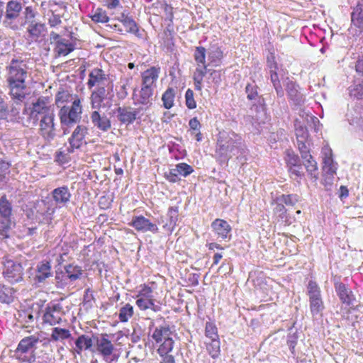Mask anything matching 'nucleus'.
I'll return each mask as SVG.
<instances>
[{
  "label": "nucleus",
  "mask_w": 363,
  "mask_h": 363,
  "mask_svg": "<svg viewBox=\"0 0 363 363\" xmlns=\"http://www.w3.org/2000/svg\"><path fill=\"white\" fill-rule=\"evenodd\" d=\"M185 104L186 107L189 109H194L196 107L194 94L191 89H188L185 93Z\"/></svg>",
  "instance_id": "obj_57"
},
{
  "label": "nucleus",
  "mask_w": 363,
  "mask_h": 363,
  "mask_svg": "<svg viewBox=\"0 0 363 363\" xmlns=\"http://www.w3.org/2000/svg\"><path fill=\"white\" fill-rule=\"evenodd\" d=\"M258 86L256 84H247L245 87L247 98L250 100H256L259 97Z\"/></svg>",
  "instance_id": "obj_54"
},
{
  "label": "nucleus",
  "mask_w": 363,
  "mask_h": 363,
  "mask_svg": "<svg viewBox=\"0 0 363 363\" xmlns=\"http://www.w3.org/2000/svg\"><path fill=\"white\" fill-rule=\"evenodd\" d=\"M274 211L275 213L278 214L279 220L284 223L285 225H289L291 223L287 209L283 203H278Z\"/></svg>",
  "instance_id": "obj_43"
},
{
  "label": "nucleus",
  "mask_w": 363,
  "mask_h": 363,
  "mask_svg": "<svg viewBox=\"0 0 363 363\" xmlns=\"http://www.w3.org/2000/svg\"><path fill=\"white\" fill-rule=\"evenodd\" d=\"M323 172L333 179L337 169V163L333 161V159H327L325 161H323Z\"/></svg>",
  "instance_id": "obj_46"
},
{
  "label": "nucleus",
  "mask_w": 363,
  "mask_h": 363,
  "mask_svg": "<svg viewBox=\"0 0 363 363\" xmlns=\"http://www.w3.org/2000/svg\"><path fill=\"white\" fill-rule=\"evenodd\" d=\"M128 82L126 81L121 85L119 91L117 92L118 97L123 99L128 96Z\"/></svg>",
  "instance_id": "obj_63"
},
{
  "label": "nucleus",
  "mask_w": 363,
  "mask_h": 363,
  "mask_svg": "<svg viewBox=\"0 0 363 363\" xmlns=\"http://www.w3.org/2000/svg\"><path fill=\"white\" fill-rule=\"evenodd\" d=\"M189 125L192 131H199L201 128V125L196 117L190 119Z\"/></svg>",
  "instance_id": "obj_64"
},
{
  "label": "nucleus",
  "mask_w": 363,
  "mask_h": 363,
  "mask_svg": "<svg viewBox=\"0 0 363 363\" xmlns=\"http://www.w3.org/2000/svg\"><path fill=\"white\" fill-rule=\"evenodd\" d=\"M295 133L297 142L308 141V131L306 127L303 125H299L296 127L295 129Z\"/></svg>",
  "instance_id": "obj_55"
},
{
  "label": "nucleus",
  "mask_w": 363,
  "mask_h": 363,
  "mask_svg": "<svg viewBox=\"0 0 363 363\" xmlns=\"http://www.w3.org/2000/svg\"><path fill=\"white\" fill-rule=\"evenodd\" d=\"M118 21L122 23L127 33L137 34L139 31L138 27L135 21L124 13H121Z\"/></svg>",
  "instance_id": "obj_35"
},
{
  "label": "nucleus",
  "mask_w": 363,
  "mask_h": 363,
  "mask_svg": "<svg viewBox=\"0 0 363 363\" xmlns=\"http://www.w3.org/2000/svg\"><path fill=\"white\" fill-rule=\"evenodd\" d=\"M135 298V304L142 311L150 309L157 313L162 310L161 306L155 303L152 288L147 284H142L138 286Z\"/></svg>",
  "instance_id": "obj_5"
},
{
  "label": "nucleus",
  "mask_w": 363,
  "mask_h": 363,
  "mask_svg": "<svg viewBox=\"0 0 363 363\" xmlns=\"http://www.w3.org/2000/svg\"><path fill=\"white\" fill-rule=\"evenodd\" d=\"M9 110L7 103L0 93V119H5L9 116Z\"/></svg>",
  "instance_id": "obj_60"
},
{
  "label": "nucleus",
  "mask_w": 363,
  "mask_h": 363,
  "mask_svg": "<svg viewBox=\"0 0 363 363\" xmlns=\"http://www.w3.org/2000/svg\"><path fill=\"white\" fill-rule=\"evenodd\" d=\"M118 118L122 123H133L136 118L135 111H133L130 108H119L118 109Z\"/></svg>",
  "instance_id": "obj_39"
},
{
  "label": "nucleus",
  "mask_w": 363,
  "mask_h": 363,
  "mask_svg": "<svg viewBox=\"0 0 363 363\" xmlns=\"http://www.w3.org/2000/svg\"><path fill=\"white\" fill-rule=\"evenodd\" d=\"M91 120L94 126L101 131H107L111 127L110 119L105 115H101L98 111L91 113Z\"/></svg>",
  "instance_id": "obj_26"
},
{
  "label": "nucleus",
  "mask_w": 363,
  "mask_h": 363,
  "mask_svg": "<svg viewBox=\"0 0 363 363\" xmlns=\"http://www.w3.org/2000/svg\"><path fill=\"white\" fill-rule=\"evenodd\" d=\"M179 172L177 171V168L170 169L168 172L164 173V177L165 179L171 182V183H175L179 180Z\"/></svg>",
  "instance_id": "obj_61"
},
{
  "label": "nucleus",
  "mask_w": 363,
  "mask_h": 363,
  "mask_svg": "<svg viewBox=\"0 0 363 363\" xmlns=\"http://www.w3.org/2000/svg\"><path fill=\"white\" fill-rule=\"evenodd\" d=\"M39 135L46 141L52 140L55 136V114L42 116L39 121Z\"/></svg>",
  "instance_id": "obj_13"
},
{
  "label": "nucleus",
  "mask_w": 363,
  "mask_h": 363,
  "mask_svg": "<svg viewBox=\"0 0 363 363\" xmlns=\"http://www.w3.org/2000/svg\"><path fill=\"white\" fill-rule=\"evenodd\" d=\"M113 196L110 194L104 195L99 198V206L101 209L106 210L111 207Z\"/></svg>",
  "instance_id": "obj_53"
},
{
  "label": "nucleus",
  "mask_w": 363,
  "mask_h": 363,
  "mask_svg": "<svg viewBox=\"0 0 363 363\" xmlns=\"http://www.w3.org/2000/svg\"><path fill=\"white\" fill-rule=\"evenodd\" d=\"M211 225L218 238L223 240L231 239L232 227L225 220L216 218L211 223Z\"/></svg>",
  "instance_id": "obj_17"
},
{
  "label": "nucleus",
  "mask_w": 363,
  "mask_h": 363,
  "mask_svg": "<svg viewBox=\"0 0 363 363\" xmlns=\"http://www.w3.org/2000/svg\"><path fill=\"white\" fill-rule=\"evenodd\" d=\"M163 9L166 18L170 22H172L174 18V8L171 5L165 4L163 6Z\"/></svg>",
  "instance_id": "obj_62"
},
{
  "label": "nucleus",
  "mask_w": 363,
  "mask_h": 363,
  "mask_svg": "<svg viewBox=\"0 0 363 363\" xmlns=\"http://www.w3.org/2000/svg\"><path fill=\"white\" fill-rule=\"evenodd\" d=\"M89 128L83 124H78L68 138L69 147L67 151L73 153L75 150H80L91 141L89 140Z\"/></svg>",
  "instance_id": "obj_9"
},
{
  "label": "nucleus",
  "mask_w": 363,
  "mask_h": 363,
  "mask_svg": "<svg viewBox=\"0 0 363 363\" xmlns=\"http://www.w3.org/2000/svg\"><path fill=\"white\" fill-rule=\"evenodd\" d=\"M176 168L179 175H182L184 177L191 174L194 172L193 167L191 165L184 162L177 164L176 165Z\"/></svg>",
  "instance_id": "obj_56"
},
{
  "label": "nucleus",
  "mask_w": 363,
  "mask_h": 363,
  "mask_svg": "<svg viewBox=\"0 0 363 363\" xmlns=\"http://www.w3.org/2000/svg\"><path fill=\"white\" fill-rule=\"evenodd\" d=\"M6 82L9 94L14 100L23 101L26 97L28 67L23 60L13 59L6 67Z\"/></svg>",
  "instance_id": "obj_3"
},
{
  "label": "nucleus",
  "mask_w": 363,
  "mask_h": 363,
  "mask_svg": "<svg viewBox=\"0 0 363 363\" xmlns=\"http://www.w3.org/2000/svg\"><path fill=\"white\" fill-rule=\"evenodd\" d=\"M15 297V291L13 288L4 284L0 285V302L1 303L9 304L13 302Z\"/></svg>",
  "instance_id": "obj_34"
},
{
  "label": "nucleus",
  "mask_w": 363,
  "mask_h": 363,
  "mask_svg": "<svg viewBox=\"0 0 363 363\" xmlns=\"http://www.w3.org/2000/svg\"><path fill=\"white\" fill-rule=\"evenodd\" d=\"M352 26L357 28V32L361 33L363 30V2H359L354 9L352 16Z\"/></svg>",
  "instance_id": "obj_27"
},
{
  "label": "nucleus",
  "mask_w": 363,
  "mask_h": 363,
  "mask_svg": "<svg viewBox=\"0 0 363 363\" xmlns=\"http://www.w3.org/2000/svg\"><path fill=\"white\" fill-rule=\"evenodd\" d=\"M299 199L297 194H282L277 200L281 201L286 206H294L299 201Z\"/></svg>",
  "instance_id": "obj_52"
},
{
  "label": "nucleus",
  "mask_w": 363,
  "mask_h": 363,
  "mask_svg": "<svg viewBox=\"0 0 363 363\" xmlns=\"http://www.w3.org/2000/svg\"><path fill=\"white\" fill-rule=\"evenodd\" d=\"M308 296L309 298L310 311L312 315H321L325 309V305L321 297L320 289L314 281H310L308 282Z\"/></svg>",
  "instance_id": "obj_10"
},
{
  "label": "nucleus",
  "mask_w": 363,
  "mask_h": 363,
  "mask_svg": "<svg viewBox=\"0 0 363 363\" xmlns=\"http://www.w3.org/2000/svg\"><path fill=\"white\" fill-rule=\"evenodd\" d=\"M54 113L50 111V106L48 105L46 99L43 97L38 99L36 102L33 103V106L30 113V118L38 121L39 116H45Z\"/></svg>",
  "instance_id": "obj_20"
},
{
  "label": "nucleus",
  "mask_w": 363,
  "mask_h": 363,
  "mask_svg": "<svg viewBox=\"0 0 363 363\" xmlns=\"http://www.w3.org/2000/svg\"><path fill=\"white\" fill-rule=\"evenodd\" d=\"M83 269L78 265L69 264L65 267V273L70 281H75L82 277Z\"/></svg>",
  "instance_id": "obj_31"
},
{
  "label": "nucleus",
  "mask_w": 363,
  "mask_h": 363,
  "mask_svg": "<svg viewBox=\"0 0 363 363\" xmlns=\"http://www.w3.org/2000/svg\"><path fill=\"white\" fill-rule=\"evenodd\" d=\"M52 276V267L50 261L43 260L36 267L35 280L37 282H43Z\"/></svg>",
  "instance_id": "obj_23"
},
{
  "label": "nucleus",
  "mask_w": 363,
  "mask_h": 363,
  "mask_svg": "<svg viewBox=\"0 0 363 363\" xmlns=\"http://www.w3.org/2000/svg\"><path fill=\"white\" fill-rule=\"evenodd\" d=\"M176 90L173 87H168L162 95V106L166 109H170L174 106Z\"/></svg>",
  "instance_id": "obj_33"
},
{
  "label": "nucleus",
  "mask_w": 363,
  "mask_h": 363,
  "mask_svg": "<svg viewBox=\"0 0 363 363\" xmlns=\"http://www.w3.org/2000/svg\"><path fill=\"white\" fill-rule=\"evenodd\" d=\"M128 225L136 231L140 233L151 232L152 233H157L159 230L155 223H153L150 219L142 215L133 216Z\"/></svg>",
  "instance_id": "obj_15"
},
{
  "label": "nucleus",
  "mask_w": 363,
  "mask_h": 363,
  "mask_svg": "<svg viewBox=\"0 0 363 363\" xmlns=\"http://www.w3.org/2000/svg\"><path fill=\"white\" fill-rule=\"evenodd\" d=\"M22 4L17 0H11L7 2L5 14L3 18V24L13 30H17L22 24L21 13Z\"/></svg>",
  "instance_id": "obj_8"
},
{
  "label": "nucleus",
  "mask_w": 363,
  "mask_h": 363,
  "mask_svg": "<svg viewBox=\"0 0 363 363\" xmlns=\"http://www.w3.org/2000/svg\"><path fill=\"white\" fill-rule=\"evenodd\" d=\"M51 195L55 204L60 207L67 206L72 197L69 188L65 185L54 189Z\"/></svg>",
  "instance_id": "obj_21"
},
{
  "label": "nucleus",
  "mask_w": 363,
  "mask_h": 363,
  "mask_svg": "<svg viewBox=\"0 0 363 363\" xmlns=\"http://www.w3.org/2000/svg\"><path fill=\"white\" fill-rule=\"evenodd\" d=\"M307 141L297 142L298 150L301 153L302 159L311 157L310 150L308 145L306 144Z\"/></svg>",
  "instance_id": "obj_59"
},
{
  "label": "nucleus",
  "mask_w": 363,
  "mask_h": 363,
  "mask_svg": "<svg viewBox=\"0 0 363 363\" xmlns=\"http://www.w3.org/2000/svg\"><path fill=\"white\" fill-rule=\"evenodd\" d=\"M270 79L276 90L277 96L282 97L284 96V90L279 79L277 70H270Z\"/></svg>",
  "instance_id": "obj_49"
},
{
  "label": "nucleus",
  "mask_w": 363,
  "mask_h": 363,
  "mask_svg": "<svg viewBox=\"0 0 363 363\" xmlns=\"http://www.w3.org/2000/svg\"><path fill=\"white\" fill-rule=\"evenodd\" d=\"M285 162L288 169L301 163L298 155L291 150L286 151Z\"/></svg>",
  "instance_id": "obj_50"
},
{
  "label": "nucleus",
  "mask_w": 363,
  "mask_h": 363,
  "mask_svg": "<svg viewBox=\"0 0 363 363\" xmlns=\"http://www.w3.org/2000/svg\"><path fill=\"white\" fill-rule=\"evenodd\" d=\"M51 43H55L54 50L58 56H66L74 49L72 43L62 39L61 36L55 32H51L50 35Z\"/></svg>",
  "instance_id": "obj_16"
},
{
  "label": "nucleus",
  "mask_w": 363,
  "mask_h": 363,
  "mask_svg": "<svg viewBox=\"0 0 363 363\" xmlns=\"http://www.w3.org/2000/svg\"><path fill=\"white\" fill-rule=\"evenodd\" d=\"M11 164L9 162L0 160V183L4 182L6 175L10 172Z\"/></svg>",
  "instance_id": "obj_58"
},
{
  "label": "nucleus",
  "mask_w": 363,
  "mask_h": 363,
  "mask_svg": "<svg viewBox=\"0 0 363 363\" xmlns=\"http://www.w3.org/2000/svg\"><path fill=\"white\" fill-rule=\"evenodd\" d=\"M289 177L300 182V180L304 177L302 164L300 163L288 169Z\"/></svg>",
  "instance_id": "obj_48"
},
{
  "label": "nucleus",
  "mask_w": 363,
  "mask_h": 363,
  "mask_svg": "<svg viewBox=\"0 0 363 363\" xmlns=\"http://www.w3.org/2000/svg\"><path fill=\"white\" fill-rule=\"evenodd\" d=\"M12 214V205L8 200L6 194L0 197V234L7 236L6 234L11 228Z\"/></svg>",
  "instance_id": "obj_11"
},
{
  "label": "nucleus",
  "mask_w": 363,
  "mask_h": 363,
  "mask_svg": "<svg viewBox=\"0 0 363 363\" xmlns=\"http://www.w3.org/2000/svg\"><path fill=\"white\" fill-rule=\"evenodd\" d=\"M335 289L341 303L347 306H352L356 301L352 291L342 282L335 283Z\"/></svg>",
  "instance_id": "obj_18"
},
{
  "label": "nucleus",
  "mask_w": 363,
  "mask_h": 363,
  "mask_svg": "<svg viewBox=\"0 0 363 363\" xmlns=\"http://www.w3.org/2000/svg\"><path fill=\"white\" fill-rule=\"evenodd\" d=\"M304 160V166L308 172V176L315 181L318 178V165L315 160H313L312 155L311 157L303 159Z\"/></svg>",
  "instance_id": "obj_37"
},
{
  "label": "nucleus",
  "mask_w": 363,
  "mask_h": 363,
  "mask_svg": "<svg viewBox=\"0 0 363 363\" xmlns=\"http://www.w3.org/2000/svg\"><path fill=\"white\" fill-rule=\"evenodd\" d=\"M160 72V67L152 66L141 72V85L155 89Z\"/></svg>",
  "instance_id": "obj_19"
},
{
  "label": "nucleus",
  "mask_w": 363,
  "mask_h": 363,
  "mask_svg": "<svg viewBox=\"0 0 363 363\" xmlns=\"http://www.w3.org/2000/svg\"><path fill=\"white\" fill-rule=\"evenodd\" d=\"M71 337L72 334L68 329L59 327H55L52 329L50 338L51 340L54 342L65 340L69 339Z\"/></svg>",
  "instance_id": "obj_36"
},
{
  "label": "nucleus",
  "mask_w": 363,
  "mask_h": 363,
  "mask_svg": "<svg viewBox=\"0 0 363 363\" xmlns=\"http://www.w3.org/2000/svg\"><path fill=\"white\" fill-rule=\"evenodd\" d=\"M286 90L289 97L296 104H301L303 103V96L299 92L298 85L295 82L292 81L288 82L286 84Z\"/></svg>",
  "instance_id": "obj_29"
},
{
  "label": "nucleus",
  "mask_w": 363,
  "mask_h": 363,
  "mask_svg": "<svg viewBox=\"0 0 363 363\" xmlns=\"http://www.w3.org/2000/svg\"><path fill=\"white\" fill-rule=\"evenodd\" d=\"M65 313L60 303H50L43 311V323L50 326L60 324Z\"/></svg>",
  "instance_id": "obj_12"
},
{
  "label": "nucleus",
  "mask_w": 363,
  "mask_h": 363,
  "mask_svg": "<svg viewBox=\"0 0 363 363\" xmlns=\"http://www.w3.org/2000/svg\"><path fill=\"white\" fill-rule=\"evenodd\" d=\"M93 343L94 341L91 337L86 335H81L75 341L77 352L80 354L82 350H90Z\"/></svg>",
  "instance_id": "obj_32"
},
{
  "label": "nucleus",
  "mask_w": 363,
  "mask_h": 363,
  "mask_svg": "<svg viewBox=\"0 0 363 363\" xmlns=\"http://www.w3.org/2000/svg\"><path fill=\"white\" fill-rule=\"evenodd\" d=\"M246 146L240 134L234 131H220L217 135L214 157L220 164L228 162L231 153L243 154Z\"/></svg>",
  "instance_id": "obj_2"
},
{
  "label": "nucleus",
  "mask_w": 363,
  "mask_h": 363,
  "mask_svg": "<svg viewBox=\"0 0 363 363\" xmlns=\"http://www.w3.org/2000/svg\"><path fill=\"white\" fill-rule=\"evenodd\" d=\"M152 338L157 343L166 341L167 339H171L172 337V331L169 325H160L157 327L152 334Z\"/></svg>",
  "instance_id": "obj_28"
},
{
  "label": "nucleus",
  "mask_w": 363,
  "mask_h": 363,
  "mask_svg": "<svg viewBox=\"0 0 363 363\" xmlns=\"http://www.w3.org/2000/svg\"><path fill=\"white\" fill-rule=\"evenodd\" d=\"M205 335L210 340H220L218 334V328L213 322H206L205 325Z\"/></svg>",
  "instance_id": "obj_47"
},
{
  "label": "nucleus",
  "mask_w": 363,
  "mask_h": 363,
  "mask_svg": "<svg viewBox=\"0 0 363 363\" xmlns=\"http://www.w3.org/2000/svg\"><path fill=\"white\" fill-rule=\"evenodd\" d=\"M96 349L107 363H117L121 357V352L115 347L106 333L96 338Z\"/></svg>",
  "instance_id": "obj_6"
},
{
  "label": "nucleus",
  "mask_w": 363,
  "mask_h": 363,
  "mask_svg": "<svg viewBox=\"0 0 363 363\" xmlns=\"http://www.w3.org/2000/svg\"><path fill=\"white\" fill-rule=\"evenodd\" d=\"M82 113V106L80 99H77L73 101V104L63 106L59 110L58 116L65 135L67 134L68 128L81 121Z\"/></svg>",
  "instance_id": "obj_4"
},
{
  "label": "nucleus",
  "mask_w": 363,
  "mask_h": 363,
  "mask_svg": "<svg viewBox=\"0 0 363 363\" xmlns=\"http://www.w3.org/2000/svg\"><path fill=\"white\" fill-rule=\"evenodd\" d=\"M157 352L160 356L171 355L169 353L172 351L174 345V341L172 338L167 339L166 341L159 343Z\"/></svg>",
  "instance_id": "obj_42"
},
{
  "label": "nucleus",
  "mask_w": 363,
  "mask_h": 363,
  "mask_svg": "<svg viewBox=\"0 0 363 363\" xmlns=\"http://www.w3.org/2000/svg\"><path fill=\"white\" fill-rule=\"evenodd\" d=\"M153 88L147 87L145 86L140 85V90L139 91L138 98L136 99L137 104H142L145 106H148L152 104V97L154 94Z\"/></svg>",
  "instance_id": "obj_30"
},
{
  "label": "nucleus",
  "mask_w": 363,
  "mask_h": 363,
  "mask_svg": "<svg viewBox=\"0 0 363 363\" xmlns=\"http://www.w3.org/2000/svg\"><path fill=\"white\" fill-rule=\"evenodd\" d=\"M80 99L78 95L72 94L69 91L64 89H60L55 94V104L60 109L63 106H68L67 104L71 103L73 104V101Z\"/></svg>",
  "instance_id": "obj_22"
},
{
  "label": "nucleus",
  "mask_w": 363,
  "mask_h": 363,
  "mask_svg": "<svg viewBox=\"0 0 363 363\" xmlns=\"http://www.w3.org/2000/svg\"><path fill=\"white\" fill-rule=\"evenodd\" d=\"M134 315V308L130 303H126L119 310L118 318L121 323L128 322Z\"/></svg>",
  "instance_id": "obj_41"
},
{
  "label": "nucleus",
  "mask_w": 363,
  "mask_h": 363,
  "mask_svg": "<svg viewBox=\"0 0 363 363\" xmlns=\"http://www.w3.org/2000/svg\"><path fill=\"white\" fill-rule=\"evenodd\" d=\"M206 50L203 46H197L195 48L194 57L196 63V67L193 73V80L195 89L201 91L203 79L207 74V65H206Z\"/></svg>",
  "instance_id": "obj_7"
},
{
  "label": "nucleus",
  "mask_w": 363,
  "mask_h": 363,
  "mask_svg": "<svg viewBox=\"0 0 363 363\" xmlns=\"http://www.w3.org/2000/svg\"><path fill=\"white\" fill-rule=\"evenodd\" d=\"M210 64L213 66H218L223 57V52L220 47H216L208 55Z\"/></svg>",
  "instance_id": "obj_45"
},
{
  "label": "nucleus",
  "mask_w": 363,
  "mask_h": 363,
  "mask_svg": "<svg viewBox=\"0 0 363 363\" xmlns=\"http://www.w3.org/2000/svg\"><path fill=\"white\" fill-rule=\"evenodd\" d=\"M71 153L62 150L61 149L57 150L55 153V160L56 162H57L59 164H65L68 163L70 160V155Z\"/></svg>",
  "instance_id": "obj_51"
},
{
  "label": "nucleus",
  "mask_w": 363,
  "mask_h": 363,
  "mask_svg": "<svg viewBox=\"0 0 363 363\" xmlns=\"http://www.w3.org/2000/svg\"><path fill=\"white\" fill-rule=\"evenodd\" d=\"M44 31V24L39 23H31L28 28V32L30 35L29 37L32 40L35 41H37L38 38L41 37V35Z\"/></svg>",
  "instance_id": "obj_40"
},
{
  "label": "nucleus",
  "mask_w": 363,
  "mask_h": 363,
  "mask_svg": "<svg viewBox=\"0 0 363 363\" xmlns=\"http://www.w3.org/2000/svg\"><path fill=\"white\" fill-rule=\"evenodd\" d=\"M90 18L95 23H106L109 21L106 11L101 8H97L93 11Z\"/></svg>",
  "instance_id": "obj_44"
},
{
  "label": "nucleus",
  "mask_w": 363,
  "mask_h": 363,
  "mask_svg": "<svg viewBox=\"0 0 363 363\" xmlns=\"http://www.w3.org/2000/svg\"><path fill=\"white\" fill-rule=\"evenodd\" d=\"M86 84L89 89L94 88L90 96L91 107L100 108L108 95L113 91V79L104 69L96 67L89 72Z\"/></svg>",
  "instance_id": "obj_1"
},
{
  "label": "nucleus",
  "mask_w": 363,
  "mask_h": 363,
  "mask_svg": "<svg viewBox=\"0 0 363 363\" xmlns=\"http://www.w3.org/2000/svg\"><path fill=\"white\" fill-rule=\"evenodd\" d=\"M39 337L35 335H30L23 338L18 343L16 350V354H25L33 350L39 342Z\"/></svg>",
  "instance_id": "obj_25"
},
{
  "label": "nucleus",
  "mask_w": 363,
  "mask_h": 363,
  "mask_svg": "<svg viewBox=\"0 0 363 363\" xmlns=\"http://www.w3.org/2000/svg\"><path fill=\"white\" fill-rule=\"evenodd\" d=\"M206 350L213 359H217L220 354V340H213L205 342Z\"/></svg>",
  "instance_id": "obj_38"
},
{
  "label": "nucleus",
  "mask_w": 363,
  "mask_h": 363,
  "mask_svg": "<svg viewBox=\"0 0 363 363\" xmlns=\"http://www.w3.org/2000/svg\"><path fill=\"white\" fill-rule=\"evenodd\" d=\"M168 219L162 225L164 230L171 235L177 226L179 218V208L177 206H170L167 211Z\"/></svg>",
  "instance_id": "obj_24"
},
{
  "label": "nucleus",
  "mask_w": 363,
  "mask_h": 363,
  "mask_svg": "<svg viewBox=\"0 0 363 363\" xmlns=\"http://www.w3.org/2000/svg\"><path fill=\"white\" fill-rule=\"evenodd\" d=\"M3 275L10 282H18L23 279V267L13 260H6L4 262Z\"/></svg>",
  "instance_id": "obj_14"
}]
</instances>
